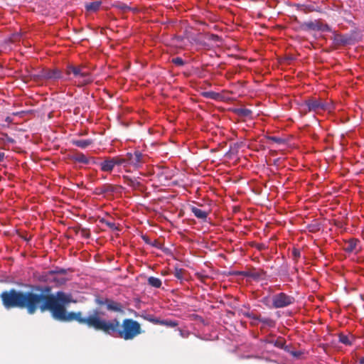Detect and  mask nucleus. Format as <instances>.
Masks as SVG:
<instances>
[{
    "label": "nucleus",
    "instance_id": "obj_1",
    "mask_svg": "<svg viewBox=\"0 0 364 364\" xmlns=\"http://www.w3.org/2000/svg\"><path fill=\"white\" fill-rule=\"evenodd\" d=\"M34 289L40 291L38 293V310L41 313L49 311L55 320L62 322L75 321L79 324L90 327L97 309H93L87 316H85L82 311L68 312L65 305L71 302L70 294L60 291H57L55 295L52 294H50L51 287L48 286H38Z\"/></svg>",
    "mask_w": 364,
    "mask_h": 364
},
{
    "label": "nucleus",
    "instance_id": "obj_2",
    "mask_svg": "<svg viewBox=\"0 0 364 364\" xmlns=\"http://www.w3.org/2000/svg\"><path fill=\"white\" fill-rule=\"evenodd\" d=\"M102 316L104 313L97 309L89 328L105 334L116 335L124 341L133 340L143 332L141 324L132 318H124L120 323L117 318L107 320L103 318Z\"/></svg>",
    "mask_w": 364,
    "mask_h": 364
},
{
    "label": "nucleus",
    "instance_id": "obj_3",
    "mask_svg": "<svg viewBox=\"0 0 364 364\" xmlns=\"http://www.w3.org/2000/svg\"><path fill=\"white\" fill-rule=\"evenodd\" d=\"M0 298L3 306L6 309L14 308L26 309L28 314H34L38 310V293L33 291L11 289L2 291Z\"/></svg>",
    "mask_w": 364,
    "mask_h": 364
},
{
    "label": "nucleus",
    "instance_id": "obj_4",
    "mask_svg": "<svg viewBox=\"0 0 364 364\" xmlns=\"http://www.w3.org/2000/svg\"><path fill=\"white\" fill-rule=\"evenodd\" d=\"M36 80L38 79H70L73 80L78 86H83L91 82L93 78L92 75L83 70H41L40 73L33 74Z\"/></svg>",
    "mask_w": 364,
    "mask_h": 364
},
{
    "label": "nucleus",
    "instance_id": "obj_5",
    "mask_svg": "<svg viewBox=\"0 0 364 364\" xmlns=\"http://www.w3.org/2000/svg\"><path fill=\"white\" fill-rule=\"evenodd\" d=\"M95 303L100 308L104 307L108 312L119 315L125 314L123 304L113 299L98 295L95 297Z\"/></svg>",
    "mask_w": 364,
    "mask_h": 364
},
{
    "label": "nucleus",
    "instance_id": "obj_6",
    "mask_svg": "<svg viewBox=\"0 0 364 364\" xmlns=\"http://www.w3.org/2000/svg\"><path fill=\"white\" fill-rule=\"evenodd\" d=\"M305 105L307 107L309 112H318L331 109V105L323 102L321 98H309L305 101Z\"/></svg>",
    "mask_w": 364,
    "mask_h": 364
},
{
    "label": "nucleus",
    "instance_id": "obj_7",
    "mask_svg": "<svg viewBox=\"0 0 364 364\" xmlns=\"http://www.w3.org/2000/svg\"><path fill=\"white\" fill-rule=\"evenodd\" d=\"M295 301V299L284 292L274 295L272 297V305L276 309H281L288 306Z\"/></svg>",
    "mask_w": 364,
    "mask_h": 364
},
{
    "label": "nucleus",
    "instance_id": "obj_8",
    "mask_svg": "<svg viewBox=\"0 0 364 364\" xmlns=\"http://www.w3.org/2000/svg\"><path fill=\"white\" fill-rule=\"evenodd\" d=\"M333 43L337 46H346L355 43L357 41L356 34L354 33L341 35L334 34L333 36Z\"/></svg>",
    "mask_w": 364,
    "mask_h": 364
},
{
    "label": "nucleus",
    "instance_id": "obj_9",
    "mask_svg": "<svg viewBox=\"0 0 364 364\" xmlns=\"http://www.w3.org/2000/svg\"><path fill=\"white\" fill-rule=\"evenodd\" d=\"M128 157V162L130 166H132L135 169L139 168L141 165L144 163V155L139 151H136L134 153H127Z\"/></svg>",
    "mask_w": 364,
    "mask_h": 364
},
{
    "label": "nucleus",
    "instance_id": "obj_10",
    "mask_svg": "<svg viewBox=\"0 0 364 364\" xmlns=\"http://www.w3.org/2000/svg\"><path fill=\"white\" fill-rule=\"evenodd\" d=\"M236 275H241L245 277H250L254 280L264 279L266 277V272L262 269L255 268L247 271H240L235 273Z\"/></svg>",
    "mask_w": 364,
    "mask_h": 364
},
{
    "label": "nucleus",
    "instance_id": "obj_11",
    "mask_svg": "<svg viewBox=\"0 0 364 364\" xmlns=\"http://www.w3.org/2000/svg\"><path fill=\"white\" fill-rule=\"evenodd\" d=\"M101 171L110 173L113 171L115 165L113 157H107L103 161L100 163Z\"/></svg>",
    "mask_w": 364,
    "mask_h": 364
},
{
    "label": "nucleus",
    "instance_id": "obj_12",
    "mask_svg": "<svg viewBox=\"0 0 364 364\" xmlns=\"http://www.w3.org/2000/svg\"><path fill=\"white\" fill-rule=\"evenodd\" d=\"M117 190V187L114 185L109 183L103 184L102 186L96 188L97 194H106V193H113Z\"/></svg>",
    "mask_w": 364,
    "mask_h": 364
},
{
    "label": "nucleus",
    "instance_id": "obj_13",
    "mask_svg": "<svg viewBox=\"0 0 364 364\" xmlns=\"http://www.w3.org/2000/svg\"><path fill=\"white\" fill-rule=\"evenodd\" d=\"M191 210L198 219L205 220L208 217V213L206 211L203 210L197 207L191 206Z\"/></svg>",
    "mask_w": 364,
    "mask_h": 364
},
{
    "label": "nucleus",
    "instance_id": "obj_14",
    "mask_svg": "<svg viewBox=\"0 0 364 364\" xmlns=\"http://www.w3.org/2000/svg\"><path fill=\"white\" fill-rule=\"evenodd\" d=\"M73 160L75 162L84 164H90V159L89 157H87L82 153H77L73 156Z\"/></svg>",
    "mask_w": 364,
    "mask_h": 364
},
{
    "label": "nucleus",
    "instance_id": "obj_15",
    "mask_svg": "<svg viewBox=\"0 0 364 364\" xmlns=\"http://www.w3.org/2000/svg\"><path fill=\"white\" fill-rule=\"evenodd\" d=\"M92 139H75L73 140L72 143L73 145L80 147L81 149H85L92 144Z\"/></svg>",
    "mask_w": 364,
    "mask_h": 364
},
{
    "label": "nucleus",
    "instance_id": "obj_16",
    "mask_svg": "<svg viewBox=\"0 0 364 364\" xmlns=\"http://www.w3.org/2000/svg\"><path fill=\"white\" fill-rule=\"evenodd\" d=\"M200 95L205 98L215 100H220L222 99V96L220 93L213 91L202 92Z\"/></svg>",
    "mask_w": 364,
    "mask_h": 364
},
{
    "label": "nucleus",
    "instance_id": "obj_17",
    "mask_svg": "<svg viewBox=\"0 0 364 364\" xmlns=\"http://www.w3.org/2000/svg\"><path fill=\"white\" fill-rule=\"evenodd\" d=\"M123 178L126 183L133 188L137 189L141 186V183L136 178H132L128 176H124Z\"/></svg>",
    "mask_w": 364,
    "mask_h": 364
},
{
    "label": "nucleus",
    "instance_id": "obj_18",
    "mask_svg": "<svg viewBox=\"0 0 364 364\" xmlns=\"http://www.w3.org/2000/svg\"><path fill=\"white\" fill-rule=\"evenodd\" d=\"M359 242V240L358 239L351 238L347 242V245L345 247V250L347 252H353Z\"/></svg>",
    "mask_w": 364,
    "mask_h": 364
},
{
    "label": "nucleus",
    "instance_id": "obj_19",
    "mask_svg": "<svg viewBox=\"0 0 364 364\" xmlns=\"http://www.w3.org/2000/svg\"><path fill=\"white\" fill-rule=\"evenodd\" d=\"M147 284L154 288H160L162 285L161 279L154 277H149L147 279Z\"/></svg>",
    "mask_w": 364,
    "mask_h": 364
},
{
    "label": "nucleus",
    "instance_id": "obj_20",
    "mask_svg": "<svg viewBox=\"0 0 364 364\" xmlns=\"http://www.w3.org/2000/svg\"><path fill=\"white\" fill-rule=\"evenodd\" d=\"M318 23V21L305 22L302 24L301 27L303 29L306 30L317 31Z\"/></svg>",
    "mask_w": 364,
    "mask_h": 364
},
{
    "label": "nucleus",
    "instance_id": "obj_21",
    "mask_svg": "<svg viewBox=\"0 0 364 364\" xmlns=\"http://www.w3.org/2000/svg\"><path fill=\"white\" fill-rule=\"evenodd\" d=\"M159 325L165 326L167 327H176L178 325V323L176 321L173 320H159Z\"/></svg>",
    "mask_w": 364,
    "mask_h": 364
},
{
    "label": "nucleus",
    "instance_id": "obj_22",
    "mask_svg": "<svg viewBox=\"0 0 364 364\" xmlns=\"http://www.w3.org/2000/svg\"><path fill=\"white\" fill-rule=\"evenodd\" d=\"M100 221L101 223L106 225L109 229H111L112 230H118L117 225L113 221H110V220H106L105 218H102Z\"/></svg>",
    "mask_w": 364,
    "mask_h": 364
},
{
    "label": "nucleus",
    "instance_id": "obj_23",
    "mask_svg": "<svg viewBox=\"0 0 364 364\" xmlns=\"http://www.w3.org/2000/svg\"><path fill=\"white\" fill-rule=\"evenodd\" d=\"M141 317L146 321H148L154 324L159 325L160 318H156L151 314L142 315Z\"/></svg>",
    "mask_w": 364,
    "mask_h": 364
},
{
    "label": "nucleus",
    "instance_id": "obj_24",
    "mask_svg": "<svg viewBox=\"0 0 364 364\" xmlns=\"http://www.w3.org/2000/svg\"><path fill=\"white\" fill-rule=\"evenodd\" d=\"M237 113L238 115L242 117H250L252 111L247 108H240L237 110Z\"/></svg>",
    "mask_w": 364,
    "mask_h": 364
},
{
    "label": "nucleus",
    "instance_id": "obj_25",
    "mask_svg": "<svg viewBox=\"0 0 364 364\" xmlns=\"http://www.w3.org/2000/svg\"><path fill=\"white\" fill-rule=\"evenodd\" d=\"M185 273H186V271L184 269L176 268L175 271H174V276L178 279L182 281L184 279Z\"/></svg>",
    "mask_w": 364,
    "mask_h": 364
},
{
    "label": "nucleus",
    "instance_id": "obj_26",
    "mask_svg": "<svg viewBox=\"0 0 364 364\" xmlns=\"http://www.w3.org/2000/svg\"><path fill=\"white\" fill-rule=\"evenodd\" d=\"M339 341L346 346H350L351 341H350V338L348 336L344 335L343 333H340L338 336Z\"/></svg>",
    "mask_w": 364,
    "mask_h": 364
},
{
    "label": "nucleus",
    "instance_id": "obj_27",
    "mask_svg": "<svg viewBox=\"0 0 364 364\" xmlns=\"http://www.w3.org/2000/svg\"><path fill=\"white\" fill-rule=\"evenodd\" d=\"M100 2H92L87 6V9L89 11H97L100 8Z\"/></svg>",
    "mask_w": 364,
    "mask_h": 364
},
{
    "label": "nucleus",
    "instance_id": "obj_28",
    "mask_svg": "<svg viewBox=\"0 0 364 364\" xmlns=\"http://www.w3.org/2000/svg\"><path fill=\"white\" fill-rule=\"evenodd\" d=\"M171 61L176 66L185 65L184 60L181 58H179V57L173 58Z\"/></svg>",
    "mask_w": 364,
    "mask_h": 364
},
{
    "label": "nucleus",
    "instance_id": "obj_29",
    "mask_svg": "<svg viewBox=\"0 0 364 364\" xmlns=\"http://www.w3.org/2000/svg\"><path fill=\"white\" fill-rule=\"evenodd\" d=\"M122 166H123V168H125L127 172H129L130 171L129 170L127 169L128 167L130 166V165H129V163L128 162V157H127V154L123 155Z\"/></svg>",
    "mask_w": 364,
    "mask_h": 364
},
{
    "label": "nucleus",
    "instance_id": "obj_30",
    "mask_svg": "<svg viewBox=\"0 0 364 364\" xmlns=\"http://www.w3.org/2000/svg\"><path fill=\"white\" fill-rule=\"evenodd\" d=\"M291 255H292L293 259L296 262H297L298 259L301 257V251L299 249H297V248H294L292 250Z\"/></svg>",
    "mask_w": 364,
    "mask_h": 364
},
{
    "label": "nucleus",
    "instance_id": "obj_31",
    "mask_svg": "<svg viewBox=\"0 0 364 364\" xmlns=\"http://www.w3.org/2000/svg\"><path fill=\"white\" fill-rule=\"evenodd\" d=\"M122 159H123V155L114 156L113 160L114 161V165L117 166H122Z\"/></svg>",
    "mask_w": 364,
    "mask_h": 364
},
{
    "label": "nucleus",
    "instance_id": "obj_32",
    "mask_svg": "<svg viewBox=\"0 0 364 364\" xmlns=\"http://www.w3.org/2000/svg\"><path fill=\"white\" fill-rule=\"evenodd\" d=\"M329 30L330 28L327 24H323L320 22L318 23V28H317V31H328Z\"/></svg>",
    "mask_w": 364,
    "mask_h": 364
},
{
    "label": "nucleus",
    "instance_id": "obj_33",
    "mask_svg": "<svg viewBox=\"0 0 364 364\" xmlns=\"http://www.w3.org/2000/svg\"><path fill=\"white\" fill-rule=\"evenodd\" d=\"M81 235L85 238H89L90 237V233L88 230L85 228H82L80 230Z\"/></svg>",
    "mask_w": 364,
    "mask_h": 364
},
{
    "label": "nucleus",
    "instance_id": "obj_34",
    "mask_svg": "<svg viewBox=\"0 0 364 364\" xmlns=\"http://www.w3.org/2000/svg\"><path fill=\"white\" fill-rule=\"evenodd\" d=\"M268 139L277 144H281L282 142H283V139L277 136H269Z\"/></svg>",
    "mask_w": 364,
    "mask_h": 364
},
{
    "label": "nucleus",
    "instance_id": "obj_35",
    "mask_svg": "<svg viewBox=\"0 0 364 364\" xmlns=\"http://www.w3.org/2000/svg\"><path fill=\"white\" fill-rule=\"evenodd\" d=\"M275 346L279 348H283L284 341L282 340H278L276 341Z\"/></svg>",
    "mask_w": 364,
    "mask_h": 364
},
{
    "label": "nucleus",
    "instance_id": "obj_36",
    "mask_svg": "<svg viewBox=\"0 0 364 364\" xmlns=\"http://www.w3.org/2000/svg\"><path fill=\"white\" fill-rule=\"evenodd\" d=\"M142 240L146 243V244H151V240L146 235H142L141 236Z\"/></svg>",
    "mask_w": 364,
    "mask_h": 364
},
{
    "label": "nucleus",
    "instance_id": "obj_37",
    "mask_svg": "<svg viewBox=\"0 0 364 364\" xmlns=\"http://www.w3.org/2000/svg\"><path fill=\"white\" fill-rule=\"evenodd\" d=\"M259 321L266 324H269L272 322V320L269 318H262L259 319Z\"/></svg>",
    "mask_w": 364,
    "mask_h": 364
},
{
    "label": "nucleus",
    "instance_id": "obj_38",
    "mask_svg": "<svg viewBox=\"0 0 364 364\" xmlns=\"http://www.w3.org/2000/svg\"><path fill=\"white\" fill-rule=\"evenodd\" d=\"M210 39L213 40V41H219L220 40V37L217 35H215V34H212L211 36H210Z\"/></svg>",
    "mask_w": 364,
    "mask_h": 364
},
{
    "label": "nucleus",
    "instance_id": "obj_39",
    "mask_svg": "<svg viewBox=\"0 0 364 364\" xmlns=\"http://www.w3.org/2000/svg\"><path fill=\"white\" fill-rule=\"evenodd\" d=\"M4 135L6 138L7 141L11 142V143L14 142V140L12 138L9 137L6 134H4Z\"/></svg>",
    "mask_w": 364,
    "mask_h": 364
},
{
    "label": "nucleus",
    "instance_id": "obj_40",
    "mask_svg": "<svg viewBox=\"0 0 364 364\" xmlns=\"http://www.w3.org/2000/svg\"><path fill=\"white\" fill-rule=\"evenodd\" d=\"M89 159H90V164H97V159L94 157H89Z\"/></svg>",
    "mask_w": 364,
    "mask_h": 364
},
{
    "label": "nucleus",
    "instance_id": "obj_41",
    "mask_svg": "<svg viewBox=\"0 0 364 364\" xmlns=\"http://www.w3.org/2000/svg\"><path fill=\"white\" fill-rule=\"evenodd\" d=\"M5 158V153L0 151V162L3 161Z\"/></svg>",
    "mask_w": 364,
    "mask_h": 364
},
{
    "label": "nucleus",
    "instance_id": "obj_42",
    "mask_svg": "<svg viewBox=\"0 0 364 364\" xmlns=\"http://www.w3.org/2000/svg\"><path fill=\"white\" fill-rule=\"evenodd\" d=\"M360 364H364V357H362L359 359Z\"/></svg>",
    "mask_w": 364,
    "mask_h": 364
},
{
    "label": "nucleus",
    "instance_id": "obj_43",
    "mask_svg": "<svg viewBox=\"0 0 364 364\" xmlns=\"http://www.w3.org/2000/svg\"><path fill=\"white\" fill-rule=\"evenodd\" d=\"M156 244H157V241H156V240H155V241H154V242H153V243L151 242V244H150V245H152V246H154V247H157V245H156Z\"/></svg>",
    "mask_w": 364,
    "mask_h": 364
},
{
    "label": "nucleus",
    "instance_id": "obj_44",
    "mask_svg": "<svg viewBox=\"0 0 364 364\" xmlns=\"http://www.w3.org/2000/svg\"><path fill=\"white\" fill-rule=\"evenodd\" d=\"M67 68H72V69H74V68H79L78 67H76V66H68L67 67Z\"/></svg>",
    "mask_w": 364,
    "mask_h": 364
},
{
    "label": "nucleus",
    "instance_id": "obj_45",
    "mask_svg": "<svg viewBox=\"0 0 364 364\" xmlns=\"http://www.w3.org/2000/svg\"><path fill=\"white\" fill-rule=\"evenodd\" d=\"M183 74H184V75H186V76H188V75H190L189 72H184V73H183Z\"/></svg>",
    "mask_w": 364,
    "mask_h": 364
}]
</instances>
